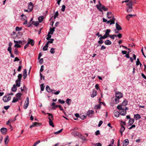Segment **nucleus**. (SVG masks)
<instances>
[{"instance_id": "33", "label": "nucleus", "mask_w": 146, "mask_h": 146, "mask_svg": "<svg viewBox=\"0 0 146 146\" xmlns=\"http://www.w3.org/2000/svg\"><path fill=\"white\" fill-rule=\"evenodd\" d=\"M101 6L102 7H101V8L102 10L103 9L105 11H107L108 10V9L107 7H106L102 5Z\"/></svg>"}, {"instance_id": "29", "label": "nucleus", "mask_w": 146, "mask_h": 146, "mask_svg": "<svg viewBox=\"0 0 146 146\" xmlns=\"http://www.w3.org/2000/svg\"><path fill=\"white\" fill-rule=\"evenodd\" d=\"M105 44L106 45H110L111 44V42L109 40H106L105 42Z\"/></svg>"}, {"instance_id": "13", "label": "nucleus", "mask_w": 146, "mask_h": 146, "mask_svg": "<svg viewBox=\"0 0 146 146\" xmlns=\"http://www.w3.org/2000/svg\"><path fill=\"white\" fill-rule=\"evenodd\" d=\"M29 41H28V42H29V44H31L32 46H33L34 45L35 42L33 39H30L29 38Z\"/></svg>"}, {"instance_id": "58", "label": "nucleus", "mask_w": 146, "mask_h": 146, "mask_svg": "<svg viewBox=\"0 0 146 146\" xmlns=\"http://www.w3.org/2000/svg\"><path fill=\"white\" fill-rule=\"evenodd\" d=\"M95 88L97 90H98V89H100V88L99 87V85L98 84H96L95 86Z\"/></svg>"}, {"instance_id": "63", "label": "nucleus", "mask_w": 146, "mask_h": 146, "mask_svg": "<svg viewBox=\"0 0 146 146\" xmlns=\"http://www.w3.org/2000/svg\"><path fill=\"white\" fill-rule=\"evenodd\" d=\"M10 107V106H4V108L6 110H7Z\"/></svg>"}, {"instance_id": "56", "label": "nucleus", "mask_w": 146, "mask_h": 146, "mask_svg": "<svg viewBox=\"0 0 146 146\" xmlns=\"http://www.w3.org/2000/svg\"><path fill=\"white\" fill-rule=\"evenodd\" d=\"M58 101L59 102L61 103V104H64L65 103V101L63 100H62L60 99H59L58 100Z\"/></svg>"}, {"instance_id": "16", "label": "nucleus", "mask_w": 146, "mask_h": 146, "mask_svg": "<svg viewBox=\"0 0 146 146\" xmlns=\"http://www.w3.org/2000/svg\"><path fill=\"white\" fill-rule=\"evenodd\" d=\"M97 92L96 90H93L92 93L91 95V97L94 98L97 95Z\"/></svg>"}, {"instance_id": "20", "label": "nucleus", "mask_w": 146, "mask_h": 146, "mask_svg": "<svg viewBox=\"0 0 146 146\" xmlns=\"http://www.w3.org/2000/svg\"><path fill=\"white\" fill-rule=\"evenodd\" d=\"M48 115V118H50V119H51V120H53L54 119V116L52 114L48 113H46Z\"/></svg>"}, {"instance_id": "40", "label": "nucleus", "mask_w": 146, "mask_h": 146, "mask_svg": "<svg viewBox=\"0 0 146 146\" xmlns=\"http://www.w3.org/2000/svg\"><path fill=\"white\" fill-rule=\"evenodd\" d=\"M55 49L54 48H51L50 50V52L52 54H54L55 53Z\"/></svg>"}, {"instance_id": "3", "label": "nucleus", "mask_w": 146, "mask_h": 146, "mask_svg": "<svg viewBox=\"0 0 146 146\" xmlns=\"http://www.w3.org/2000/svg\"><path fill=\"white\" fill-rule=\"evenodd\" d=\"M11 99V97L10 96H5L3 98V100L4 102H7L9 101Z\"/></svg>"}, {"instance_id": "9", "label": "nucleus", "mask_w": 146, "mask_h": 146, "mask_svg": "<svg viewBox=\"0 0 146 146\" xmlns=\"http://www.w3.org/2000/svg\"><path fill=\"white\" fill-rule=\"evenodd\" d=\"M46 89L47 91L49 93L52 92V91H55L54 90L50 89L49 86L48 85L46 86Z\"/></svg>"}, {"instance_id": "8", "label": "nucleus", "mask_w": 146, "mask_h": 146, "mask_svg": "<svg viewBox=\"0 0 146 146\" xmlns=\"http://www.w3.org/2000/svg\"><path fill=\"white\" fill-rule=\"evenodd\" d=\"M99 5H96V7L100 11L102 12V10L101 8V7L102 5V4H101L100 1H98Z\"/></svg>"}, {"instance_id": "60", "label": "nucleus", "mask_w": 146, "mask_h": 146, "mask_svg": "<svg viewBox=\"0 0 146 146\" xmlns=\"http://www.w3.org/2000/svg\"><path fill=\"white\" fill-rule=\"evenodd\" d=\"M10 120H9L7 122L6 124L7 125H9V126L11 127H12V126L11 125L10 123Z\"/></svg>"}, {"instance_id": "46", "label": "nucleus", "mask_w": 146, "mask_h": 146, "mask_svg": "<svg viewBox=\"0 0 146 146\" xmlns=\"http://www.w3.org/2000/svg\"><path fill=\"white\" fill-rule=\"evenodd\" d=\"M54 39H51L49 40L47 42L49 43H52Z\"/></svg>"}, {"instance_id": "59", "label": "nucleus", "mask_w": 146, "mask_h": 146, "mask_svg": "<svg viewBox=\"0 0 146 146\" xmlns=\"http://www.w3.org/2000/svg\"><path fill=\"white\" fill-rule=\"evenodd\" d=\"M108 37V36H107L106 35V34H105L103 36H102V37H101L102 38V39H104L105 38H106L107 37Z\"/></svg>"}, {"instance_id": "12", "label": "nucleus", "mask_w": 146, "mask_h": 146, "mask_svg": "<svg viewBox=\"0 0 146 146\" xmlns=\"http://www.w3.org/2000/svg\"><path fill=\"white\" fill-rule=\"evenodd\" d=\"M23 76V79H25L26 78L27 76V71L26 69H25L24 70Z\"/></svg>"}, {"instance_id": "54", "label": "nucleus", "mask_w": 146, "mask_h": 146, "mask_svg": "<svg viewBox=\"0 0 146 146\" xmlns=\"http://www.w3.org/2000/svg\"><path fill=\"white\" fill-rule=\"evenodd\" d=\"M50 34H48L47 35V37L46 38V39L47 40H49L50 39V38L51 37V36L50 35Z\"/></svg>"}, {"instance_id": "18", "label": "nucleus", "mask_w": 146, "mask_h": 146, "mask_svg": "<svg viewBox=\"0 0 146 146\" xmlns=\"http://www.w3.org/2000/svg\"><path fill=\"white\" fill-rule=\"evenodd\" d=\"M42 124L41 123H38L36 122H34L33 123V126L34 127L35 126H40Z\"/></svg>"}, {"instance_id": "19", "label": "nucleus", "mask_w": 146, "mask_h": 146, "mask_svg": "<svg viewBox=\"0 0 146 146\" xmlns=\"http://www.w3.org/2000/svg\"><path fill=\"white\" fill-rule=\"evenodd\" d=\"M116 28L118 31L121 30L122 29L121 27L117 23H116Z\"/></svg>"}, {"instance_id": "44", "label": "nucleus", "mask_w": 146, "mask_h": 146, "mask_svg": "<svg viewBox=\"0 0 146 146\" xmlns=\"http://www.w3.org/2000/svg\"><path fill=\"white\" fill-rule=\"evenodd\" d=\"M119 99L120 98H118L115 97V103L116 104H117L119 102Z\"/></svg>"}, {"instance_id": "35", "label": "nucleus", "mask_w": 146, "mask_h": 146, "mask_svg": "<svg viewBox=\"0 0 146 146\" xmlns=\"http://www.w3.org/2000/svg\"><path fill=\"white\" fill-rule=\"evenodd\" d=\"M99 40L98 42V43L100 44H102L103 43V41L101 37H100L99 39Z\"/></svg>"}, {"instance_id": "45", "label": "nucleus", "mask_w": 146, "mask_h": 146, "mask_svg": "<svg viewBox=\"0 0 146 146\" xmlns=\"http://www.w3.org/2000/svg\"><path fill=\"white\" fill-rule=\"evenodd\" d=\"M22 29V28L19 27H17L15 28V30L16 31H20Z\"/></svg>"}, {"instance_id": "11", "label": "nucleus", "mask_w": 146, "mask_h": 146, "mask_svg": "<svg viewBox=\"0 0 146 146\" xmlns=\"http://www.w3.org/2000/svg\"><path fill=\"white\" fill-rule=\"evenodd\" d=\"M0 130L1 132L3 134H5L7 132V129L6 128L2 127Z\"/></svg>"}, {"instance_id": "30", "label": "nucleus", "mask_w": 146, "mask_h": 146, "mask_svg": "<svg viewBox=\"0 0 146 146\" xmlns=\"http://www.w3.org/2000/svg\"><path fill=\"white\" fill-rule=\"evenodd\" d=\"M21 81L17 80L16 81V86L18 87H20V82Z\"/></svg>"}, {"instance_id": "64", "label": "nucleus", "mask_w": 146, "mask_h": 146, "mask_svg": "<svg viewBox=\"0 0 146 146\" xmlns=\"http://www.w3.org/2000/svg\"><path fill=\"white\" fill-rule=\"evenodd\" d=\"M102 145L100 143H97L95 145V146H102Z\"/></svg>"}, {"instance_id": "62", "label": "nucleus", "mask_w": 146, "mask_h": 146, "mask_svg": "<svg viewBox=\"0 0 146 146\" xmlns=\"http://www.w3.org/2000/svg\"><path fill=\"white\" fill-rule=\"evenodd\" d=\"M100 134V131L99 130L96 131L95 132V134L96 135H98Z\"/></svg>"}, {"instance_id": "48", "label": "nucleus", "mask_w": 146, "mask_h": 146, "mask_svg": "<svg viewBox=\"0 0 146 146\" xmlns=\"http://www.w3.org/2000/svg\"><path fill=\"white\" fill-rule=\"evenodd\" d=\"M14 42L15 44L19 43V44H21L22 42L21 40H19V41H17L15 40H14Z\"/></svg>"}, {"instance_id": "15", "label": "nucleus", "mask_w": 146, "mask_h": 146, "mask_svg": "<svg viewBox=\"0 0 146 146\" xmlns=\"http://www.w3.org/2000/svg\"><path fill=\"white\" fill-rule=\"evenodd\" d=\"M48 119L49 120V123L50 125L52 127H54V125L53 124V122H52V121L53 120H51L50 118H48Z\"/></svg>"}, {"instance_id": "50", "label": "nucleus", "mask_w": 146, "mask_h": 146, "mask_svg": "<svg viewBox=\"0 0 146 146\" xmlns=\"http://www.w3.org/2000/svg\"><path fill=\"white\" fill-rule=\"evenodd\" d=\"M111 38L114 39V36L116 37V35H110L109 36Z\"/></svg>"}, {"instance_id": "53", "label": "nucleus", "mask_w": 146, "mask_h": 146, "mask_svg": "<svg viewBox=\"0 0 146 146\" xmlns=\"http://www.w3.org/2000/svg\"><path fill=\"white\" fill-rule=\"evenodd\" d=\"M65 6L64 5H63L62 6V8L61 9V10L62 11L64 12L65 11Z\"/></svg>"}, {"instance_id": "24", "label": "nucleus", "mask_w": 146, "mask_h": 146, "mask_svg": "<svg viewBox=\"0 0 146 146\" xmlns=\"http://www.w3.org/2000/svg\"><path fill=\"white\" fill-rule=\"evenodd\" d=\"M121 127L119 130L120 132H123L125 130V128L123 126V124H121Z\"/></svg>"}, {"instance_id": "37", "label": "nucleus", "mask_w": 146, "mask_h": 146, "mask_svg": "<svg viewBox=\"0 0 146 146\" xmlns=\"http://www.w3.org/2000/svg\"><path fill=\"white\" fill-rule=\"evenodd\" d=\"M22 75L21 74H19L18 75V79L17 80H19L21 81L22 77Z\"/></svg>"}, {"instance_id": "2", "label": "nucleus", "mask_w": 146, "mask_h": 146, "mask_svg": "<svg viewBox=\"0 0 146 146\" xmlns=\"http://www.w3.org/2000/svg\"><path fill=\"white\" fill-rule=\"evenodd\" d=\"M117 108L119 110V112L120 115L123 116L126 115V111L123 108L121 105H118L117 107Z\"/></svg>"}, {"instance_id": "38", "label": "nucleus", "mask_w": 146, "mask_h": 146, "mask_svg": "<svg viewBox=\"0 0 146 146\" xmlns=\"http://www.w3.org/2000/svg\"><path fill=\"white\" fill-rule=\"evenodd\" d=\"M19 100L18 98H15V97H14L13 98V100L12 101V103H15L17 102Z\"/></svg>"}, {"instance_id": "27", "label": "nucleus", "mask_w": 146, "mask_h": 146, "mask_svg": "<svg viewBox=\"0 0 146 146\" xmlns=\"http://www.w3.org/2000/svg\"><path fill=\"white\" fill-rule=\"evenodd\" d=\"M127 103H128V101H127V100L126 99H125L123 101V102L122 103V104L123 106H126L127 104Z\"/></svg>"}, {"instance_id": "1", "label": "nucleus", "mask_w": 146, "mask_h": 146, "mask_svg": "<svg viewBox=\"0 0 146 146\" xmlns=\"http://www.w3.org/2000/svg\"><path fill=\"white\" fill-rule=\"evenodd\" d=\"M127 7L126 8L127 11L128 13L131 12L133 10V3L132 1L129 2L126 4Z\"/></svg>"}, {"instance_id": "51", "label": "nucleus", "mask_w": 146, "mask_h": 146, "mask_svg": "<svg viewBox=\"0 0 146 146\" xmlns=\"http://www.w3.org/2000/svg\"><path fill=\"white\" fill-rule=\"evenodd\" d=\"M140 63V61H139V59L138 58L137 59V61L136 62V64L137 66H138L139 64Z\"/></svg>"}, {"instance_id": "55", "label": "nucleus", "mask_w": 146, "mask_h": 146, "mask_svg": "<svg viewBox=\"0 0 146 146\" xmlns=\"http://www.w3.org/2000/svg\"><path fill=\"white\" fill-rule=\"evenodd\" d=\"M95 108L97 109H100L101 107L100 105H97L95 106Z\"/></svg>"}, {"instance_id": "39", "label": "nucleus", "mask_w": 146, "mask_h": 146, "mask_svg": "<svg viewBox=\"0 0 146 146\" xmlns=\"http://www.w3.org/2000/svg\"><path fill=\"white\" fill-rule=\"evenodd\" d=\"M21 20L23 21H24L26 19V16L25 15H24L23 14H22L21 15Z\"/></svg>"}, {"instance_id": "14", "label": "nucleus", "mask_w": 146, "mask_h": 146, "mask_svg": "<svg viewBox=\"0 0 146 146\" xmlns=\"http://www.w3.org/2000/svg\"><path fill=\"white\" fill-rule=\"evenodd\" d=\"M113 15L111 12L109 11L107 13V16L108 19H110L112 17Z\"/></svg>"}, {"instance_id": "25", "label": "nucleus", "mask_w": 146, "mask_h": 146, "mask_svg": "<svg viewBox=\"0 0 146 146\" xmlns=\"http://www.w3.org/2000/svg\"><path fill=\"white\" fill-rule=\"evenodd\" d=\"M111 31V30L110 29H107L106 30V32L105 33V34L107 36H109L110 35L109 34V33H110Z\"/></svg>"}, {"instance_id": "36", "label": "nucleus", "mask_w": 146, "mask_h": 146, "mask_svg": "<svg viewBox=\"0 0 146 146\" xmlns=\"http://www.w3.org/2000/svg\"><path fill=\"white\" fill-rule=\"evenodd\" d=\"M22 95V94L21 93H18L16 94V96L17 98H18V99L20 98Z\"/></svg>"}, {"instance_id": "6", "label": "nucleus", "mask_w": 146, "mask_h": 146, "mask_svg": "<svg viewBox=\"0 0 146 146\" xmlns=\"http://www.w3.org/2000/svg\"><path fill=\"white\" fill-rule=\"evenodd\" d=\"M94 111L92 110H89L87 112V115L88 116L92 117L93 116Z\"/></svg>"}, {"instance_id": "49", "label": "nucleus", "mask_w": 146, "mask_h": 146, "mask_svg": "<svg viewBox=\"0 0 146 146\" xmlns=\"http://www.w3.org/2000/svg\"><path fill=\"white\" fill-rule=\"evenodd\" d=\"M63 130V129H61L60 130H59L58 131L55 132L54 133L55 134H58L60 133Z\"/></svg>"}, {"instance_id": "41", "label": "nucleus", "mask_w": 146, "mask_h": 146, "mask_svg": "<svg viewBox=\"0 0 146 146\" xmlns=\"http://www.w3.org/2000/svg\"><path fill=\"white\" fill-rule=\"evenodd\" d=\"M43 84H42L40 85L41 90L42 91L44 90V86Z\"/></svg>"}, {"instance_id": "5", "label": "nucleus", "mask_w": 146, "mask_h": 146, "mask_svg": "<svg viewBox=\"0 0 146 146\" xmlns=\"http://www.w3.org/2000/svg\"><path fill=\"white\" fill-rule=\"evenodd\" d=\"M115 96L116 98L120 99L123 97V95L122 93L117 92L116 93Z\"/></svg>"}, {"instance_id": "7", "label": "nucleus", "mask_w": 146, "mask_h": 146, "mask_svg": "<svg viewBox=\"0 0 146 146\" xmlns=\"http://www.w3.org/2000/svg\"><path fill=\"white\" fill-rule=\"evenodd\" d=\"M33 6V3L31 2H30L29 3L28 6V8L29 10V12H31L32 11Z\"/></svg>"}, {"instance_id": "43", "label": "nucleus", "mask_w": 146, "mask_h": 146, "mask_svg": "<svg viewBox=\"0 0 146 146\" xmlns=\"http://www.w3.org/2000/svg\"><path fill=\"white\" fill-rule=\"evenodd\" d=\"M119 112H118V111H117V112H115V114L114 115L116 117H118L119 116Z\"/></svg>"}, {"instance_id": "32", "label": "nucleus", "mask_w": 146, "mask_h": 146, "mask_svg": "<svg viewBox=\"0 0 146 146\" xmlns=\"http://www.w3.org/2000/svg\"><path fill=\"white\" fill-rule=\"evenodd\" d=\"M115 20V19L114 18V16H113L112 19L110 20V21H111L110 22V24L111 25L114 24Z\"/></svg>"}, {"instance_id": "31", "label": "nucleus", "mask_w": 146, "mask_h": 146, "mask_svg": "<svg viewBox=\"0 0 146 146\" xmlns=\"http://www.w3.org/2000/svg\"><path fill=\"white\" fill-rule=\"evenodd\" d=\"M33 24L36 27L38 26L39 25V23L37 21H33L32 22Z\"/></svg>"}, {"instance_id": "52", "label": "nucleus", "mask_w": 146, "mask_h": 146, "mask_svg": "<svg viewBox=\"0 0 146 146\" xmlns=\"http://www.w3.org/2000/svg\"><path fill=\"white\" fill-rule=\"evenodd\" d=\"M14 53L16 55H18L19 54L18 51L17 49H15L14 51Z\"/></svg>"}, {"instance_id": "17", "label": "nucleus", "mask_w": 146, "mask_h": 146, "mask_svg": "<svg viewBox=\"0 0 146 146\" xmlns=\"http://www.w3.org/2000/svg\"><path fill=\"white\" fill-rule=\"evenodd\" d=\"M55 27H53L51 28L50 29V31H49L48 33V34L52 35L53 34L54 31L55 30Z\"/></svg>"}, {"instance_id": "34", "label": "nucleus", "mask_w": 146, "mask_h": 146, "mask_svg": "<svg viewBox=\"0 0 146 146\" xmlns=\"http://www.w3.org/2000/svg\"><path fill=\"white\" fill-rule=\"evenodd\" d=\"M38 19L39 23L42 22L43 19V16H40L38 17Z\"/></svg>"}, {"instance_id": "22", "label": "nucleus", "mask_w": 146, "mask_h": 146, "mask_svg": "<svg viewBox=\"0 0 146 146\" xmlns=\"http://www.w3.org/2000/svg\"><path fill=\"white\" fill-rule=\"evenodd\" d=\"M9 136L8 135H7L5 139V145H7L9 142V140L8 139Z\"/></svg>"}, {"instance_id": "23", "label": "nucleus", "mask_w": 146, "mask_h": 146, "mask_svg": "<svg viewBox=\"0 0 146 146\" xmlns=\"http://www.w3.org/2000/svg\"><path fill=\"white\" fill-rule=\"evenodd\" d=\"M134 117L136 120H137L138 119L140 118L141 117L139 114H137L134 115Z\"/></svg>"}, {"instance_id": "21", "label": "nucleus", "mask_w": 146, "mask_h": 146, "mask_svg": "<svg viewBox=\"0 0 146 146\" xmlns=\"http://www.w3.org/2000/svg\"><path fill=\"white\" fill-rule=\"evenodd\" d=\"M134 119L133 118H131L129 119V125H131L134 123Z\"/></svg>"}, {"instance_id": "28", "label": "nucleus", "mask_w": 146, "mask_h": 146, "mask_svg": "<svg viewBox=\"0 0 146 146\" xmlns=\"http://www.w3.org/2000/svg\"><path fill=\"white\" fill-rule=\"evenodd\" d=\"M66 103L68 105H70V104H71V99H70L68 98L66 100Z\"/></svg>"}, {"instance_id": "10", "label": "nucleus", "mask_w": 146, "mask_h": 146, "mask_svg": "<svg viewBox=\"0 0 146 146\" xmlns=\"http://www.w3.org/2000/svg\"><path fill=\"white\" fill-rule=\"evenodd\" d=\"M129 141L128 139H125L123 143V146H127L129 144Z\"/></svg>"}, {"instance_id": "61", "label": "nucleus", "mask_w": 146, "mask_h": 146, "mask_svg": "<svg viewBox=\"0 0 146 146\" xmlns=\"http://www.w3.org/2000/svg\"><path fill=\"white\" fill-rule=\"evenodd\" d=\"M14 46L15 47L16 46L17 48H19L21 47V46L19 44H18V43H17L16 44L14 45Z\"/></svg>"}, {"instance_id": "42", "label": "nucleus", "mask_w": 146, "mask_h": 146, "mask_svg": "<svg viewBox=\"0 0 146 146\" xmlns=\"http://www.w3.org/2000/svg\"><path fill=\"white\" fill-rule=\"evenodd\" d=\"M58 107L60 109V110L62 111V112H63V113H65V112L64 111V109H63V108L62 107V106L60 105H59Z\"/></svg>"}, {"instance_id": "57", "label": "nucleus", "mask_w": 146, "mask_h": 146, "mask_svg": "<svg viewBox=\"0 0 146 146\" xmlns=\"http://www.w3.org/2000/svg\"><path fill=\"white\" fill-rule=\"evenodd\" d=\"M12 48L10 47H9L7 49V50L9 51L10 53H11V52Z\"/></svg>"}, {"instance_id": "47", "label": "nucleus", "mask_w": 146, "mask_h": 146, "mask_svg": "<svg viewBox=\"0 0 146 146\" xmlns=\"http://www.w3.org/2000/svg\"><path fill=\"white\" fill-rule=\"evenodd\" d=\"M59 15L58 12L56 11V12L54 15V18L55 19L57 16H58Z\"/></svg>"}, {"instance_id": "4", "label": "nucleus", "mask_w": 146, "mask_h": 146, "mask_svg": "<svg viewBox=\"0 0 146 146\" xmlns=\"http://www.w3.org/2000/svg\"><path fill=\"white\" fill-rule=\"evenodd\" d=\"M29 104V98L28 97L26 99V101L25 102V104L23 106V108L25 109H26L28 106Z\"/></svg>"}, {"instance_id": "26", "label": "nucleus", "mask_w": 146, "mask_h": 146, "mask_svg": "<svg viewBox=\"0 0 146 146\" xmlns=\"http://www.w3.org/2000/svg\"><path fill=\"white\" fill-rule=\"evenodd\" d=\"M17 87L16 85L15 84L13 85V87L11 89V90L12 91L15 92L17 90Z\"/></svg>"}]
</instances>
